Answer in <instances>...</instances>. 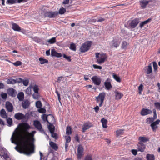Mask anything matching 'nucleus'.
Instances as JSON below:
<instances>
[{"label":"nucleus","mask_w":160,"mask_h":160,"mask_svg":"<svg viewBox=\"0 0 160 160\" xmlns=\"http://www.w3.org/2000/svg\"><path fill=\"white\" fill-rule=\"evenodd\" d=\"M139 22V19L137 18H135L128 21L125 27L129 29H133L137 26Z\"/></svg>","instance_id":"obj_1"},{"label":"nucleus","mask_w":160,"mask_h":160,"mask_svg":"<svg viewBox=\"0 0 160 160\" xmlns=\"http://www.w3.org/2000/svg\"><path fill=\"white\" fill-rule=\"evenodd\" d=\"M106 96V93L104 92L100 93L97 97H96V102L99 103V106L101 107L102 105L103 101L104 100Z\"/></svg>","instance_id":"obj_2"},{"label":"nucleus","mask_w":160,"mask_h":160,"mask_svg":"<svg viewBox=\"0 0 160 160\" xmlns=\"http://www.w3.org/2000/svg\"><path fill=\"white\" fill-rule=\"evenodd\" d=\"M91 45V42H86L81 47L80 51L82 52H85L89 50Z\"/></svg>","instance_id":"obj_3"},{"label":"nucleus","mask_w":160,"mask_h":160,"mask_svg":"<svg viewBox=\"0 0 160 160\" xmlns=\"http://www.w3.org/2000/svg\"><path fill=\"white\" fill-rule=\"evenodd\" d=\"M96 57L97 62L99 64H101L104 62L106 58V55L104 53H96Z\"/></svg>","instance_id":"obj_4"},{"label":"nucleus","mask_w":160,"mask_h":160,"mask_svg":"<svg viewBox=\"0 0 160 160\" xmlns=\"http://www.w3.org/2000/svg\"><path fill=\"white\" fill-rule=\"evenodd\" d=\"M66 134L67 135L65 136V139L66 140L65 148L66 151L68 147V143L70 142V126H68L67 127Z\"/></svg>","instance_id":"obj_5"},{"label":"nucleus","mask_w":160,"mask_h":160,"mask_svg":"<svg viewBox=\"0 0 160 160\" xmlns=\"http://www.w3.org/2000/svg\"><path fill=\"white\" fill-rule=\"evenodd\" d=\"M121 38L118 37L115 38L111 42L112 47L116 48L118 47L120 45L121 42Z\"/></svg>","instance_id":"obj_6"},{"label":"nucleus","mask_w":160,"mask_h":160,"mask_svg":"<svg viewBox=\"0 0 160 160\" xmlns=\"http://www.w3.org/2000/svg\"><path fill=\"white\" fill-rule=\"evenodd\" d=\"M84 148L81 145H79L77 149V158L78 159H81L83 155V152Z\"/></svg>","instance_id":"obj_7"},{"label":"nucleus","mask_w":160,"mask_h":160,"mask_svg":"<svg viewBox=\"0 0 160 160\" xmlns=\"http://www.w3.org/2000/svg\"><path fill=\"white\" fill-rule=\"evenodd\" d=\"M93 83L95 85L99 86L101 82V79L100 78L97 76H94L91 78Z\"/></svg>","instance_id":"obj_8"},{"label":"nucleus","mask_w":160,"mask_h":160,"mask_svg":"<svg viewBox=\"0 0 160 160\" xmlns=\"http://www.w3.org/2000/svg\"><path fill=\"white\" fill-rule=\"evenodd\" d=\"M58 15V12H47L45 13L44 15L45 17L49 18H54Z\"/></svg>","instance_id":"obj_9"},{"label":"nucleus","mask_w":160,"mask_h":160,"mask_svg":"<svg viewBox=\"0 0 160 160\" xmlns=\"http://www.w3.org/2000/svg\"><path fill=\"white\" fill-rule=\"evenodd\" d=\"M151 2V1H147L146 0H140L139 2L142 8H145L149 2Z\"/></svg>","instance_id":"obj_10"},{"label":"nucleus","mask_w":160,"mask_h":160,"mask_svg":"<svg viewBox=\"0 0 160 160\" xmlns=\"http://www.w3.org/2000/svg\"><path fill=\"white\" fill-rule=\"evenodd\" d=\"M152 111L147 108H143L141 111V115L142 116H145L151 114Z\"/></svg>","instance_id":"obj_11"},{"label":"nucleus","mask_w":160,"mask_h":160,"mask_svg":"<svg viewBox=\"0 0 160 160\" xmlns=\"http://www.w3.org/2000/svg\"><path fill=\"white\" fill-rule=\"evenodd\" d=\"M6 108L8 112H11L13 110V107L12 103L9 102H7L5 104Z\"/></svg>","instance_id":"obj_12"},{"label":"nucleus","mask_w":160,"mask_h":160,"mask_svg":"<svg viewBox=\"0 0 160 160\" xmlns=\"http://www.w3.org/2000/svg\"><path fill=\"white\" fill-rule=\"evenodd\" d=\"M138 151H139L143 152H144L145 148L146 146L143 143H141V142H138Z\"/></svg>","instance_id":"obj_13"},{"label":"nucleus","mask_w":160,"mask_h":160,"mask_svg":"<svg viewBox=\"0 0 160 160\" xmlns=\"http://www.w3.org/2000/svg\"><path fill=\"white\" fill-rule=\"evenodd\" d=\"M104 86L107 90H109L112 88V85L111 83L110 79L108 78L104 82Z\"/></svg>","instance_id":"obj_14"},{"label":"nucleus","mask_w":160,"mask_h":160,"mask_svg":"<svg viewBox=\"0 0 160 160\" xmlns=\"http://www.w3.org/2000/svg\"><path fill=\"white\" fill-rule=\"evenodd\" d=\"M15 118L18 120H21L25 118V116L23 114L18 112L16 113L14 115Z\"/></svg>","instance_id":"obj_15"},{"label":"nucleus","mask_w":160,"mask_h":160,"mask_svg":"<svg viewBox=\"0 0 160 160\" xmlns=\"http://www.w3.org/2000/svg\"><path fill=\"white\" fill-rule=\"evenodd\" d=\"M8 93L9 95L12 97H15L17 94V92L13 88L8 89Z\"/></svg>","instance_id":"obj_16"},{"label":"nucleus","mask_w":160,"mask_h":160,"mask_svg":"<svg viewBox=\"0 0 160 160\" xmlns=\"http://www.w3.org/2000/svg\"><path fill=\"white\" fill-rule=\"evenodd\" d=\"M12 29L15 31H20L21 30L20 27L16 23H12Z\"/></svg>","instance_id":"obj_17"},{"label":"nucleus","mask_w":160,"mask_h":160,"mask_svg":"<svg viewBox=\"0 0 160 160\" xmlns=\"http://www.w3.org/2000/svg\"><path fill=\"white\" fill-rule=\"evenodd\" d=\"M115 99L116 100L121 99L123 96V94L119 91H116L115 92Z\"/></svg>","instance_id":"obj_18"},{"label":"nucleus","mask_w":160,"mask_h":160,"mask_svg":"<svg viewBox=\"0 0 160 160\" xmlns=\"http://www.w3.org/2000/svg\"><path fill=\"white\" fill-rule=\"evenodd\" d=\"M34 125L35 127L38 130L42 129L41 124L39 121L38 120H35L34 122Z\"/></svg>","instance_id":"obj_19"},{"label":"nucleus","mask_w":160,"mask_h":160,"mask_svg":"<svg viewBox=\"0 0 160 160\" xmlns=\"http://www.w3.org/2000/svg\"><path fill=\"white\" fill-rule=\"evenodd\" d=\"M0 114L2 118H6L8 117V114L6 113L5 110L4 109L1 110L0 112Z\"/></svg>","instance_id":"obj_20"},{"label":"nucleus","mask_w":160,"mask_h":160,"mask_svg":"<svg viewBox=\"0 0 160 160\" xmlns=\"http://www.w3.org/2000/svg\"><path fill=\"white\" fill-rule=\"evenodd\" d=\"M138 140L139 141V142L143 143V142H145L149 140L148 138L145 137H140L138 138Z\"/></svg>","instance_id":"obj_21"},{"label":"nucleus","mask_w":160,"mask_h":160,"mask_svg":"<svg viewBox=\"0 0 160 160\" xmlns=\"http://www.w3.org/2000/svg\"><path fill=\"white\" fill-rule=\"evenodd\" d=\"M29 102L28 100L23 101L22 103V106L24 109L27 108L29 105Z\"/></svg>","instance_id":"obj_22"},{"label":"nucleus","mask_w":160,"mask_h":160,"mask_svg":"<svg viewBox=\"0 0 160 160\" xmlns=\"http://www.w3.org/2000/svg\"><path fill=\"white\" fill-rule=\"evenodd\" d=\"M91 126H90L88 123H84L83 125V127L82 129V132H84L85 131L90 128Z\"/></svg>","instance_id":"obj_23"},{"label":"nucleus","mask_w":160,"mask_h":160,"mask_svg":"<svg viewBox=\"0 0 160 160\" xmlns=\"http://www.w3.org/2000/svg\"><path fill=\"white\" fill-rule=\"evenodd\" d=\"M101 121L102 123V127L103 128H106L108 127L107 125V120L104 118H102L101 119Z\"/></svg>","instance_id":"obj_24"},{"label":"nucleus","mask_w":160,"mask_h":160,"mask_svg":"<svg viewBox=\"0 0 160 160\" xmlns=\"http://www.w3.org/2000/svg\"><path fill=\"white\" fill-rule=\"evenodd\" d=\"M17 97L20 101H22L24 98V94L23 92H20L18 94Z\"/></svg>","instance_id":"obj_25"},{"label":"nucleus","mask_w":160,"mask_h":160,"mask_svg":"<svg viewBox=\"0 0 160 160\" xmlns=\"http://www.w3.org/2000/svg\"><path fill=\"white\" fill-rule=\"evenodd\" d=\"M151 19L149 18L147 20L141 22L139 24V27L141 28H142L145 25L149 23L151 21Z\"/></svg>","instance_id":"obj_26"},{"label":"nucleus","mask_w":160,"mask_h":160,"mask_svg":"<svg viewBox=\"0 0 160 160\" xmlns=\"http://www.w3.org/2000/svg\"><path fill=\"white\" fill-rule=\"evenodd\" d=\"M145 71L147 74H150L152 72V68L151 64L148 66Z\"/></svg>","instance_id":"obj_27"},{"label":"nucleus","mask_w":160,"mask_h":160,"mask_svg":"<svg viewBox=\"0 0 160 160\" xmlns=\"http://www.w3.org/2000/svg\"><path fill=\"white\" fill-rule=\"evenodd\" d=\"M128 43L126 41H123L121 46V49L126 50L127 48Z\"/></svg>","instance_id":"obj_28"},{"label":"nucleus","mask_w":160,"mask_h":160,"mask_svg":"<svg viewBox=\"0 0 160 160\" xmlns=\"http://www.w3.org/2000/svg\"><path fill=\"white\" fill-rule=\"evenodd\" d=\"M32 88L33 89L35 93H38L39 89L38 85L34 84L32 85Z\"/></svg>","instance_id":"obj_29"},{"label":"nucleus","mask_w":160,"mask_h":160,"mask_svg":"<svg viewBox=\"0 0 160 160\" xmlns=\"http://www.w3.org/2000/svg\"><path fill=\"white\" fill-rule=\"evenodd\" d=\"M147 160H155V157L154 155L147 154L146 155Z\"/></svg>","instance_id":"obj_30"},{"label":"nucleus","mask_w":160,"mask_h":160,"mask_svg":"<svg viewBox=\"0 0 160 160\" xmlns=\"http://www.w3.org/2000/svg\"><path fill=\"white\" fill-rule=\"evenodd\" d=\"M28 138H24L23 140V144L25 148H28Z\"/></svg>","instance_id":"obj_31"},{"label":"nucleus","mask_w":160,"mask_h":160,"mask_svg":"<svg viewBox=\"0 0 160 160\" xmlns=\"http://www.w3.org/2000/svg\"><path fill=\"white\" fill-rule=\"evenodd\" d=\"M48 116H51L52 117H53L52 115L51 114L47 115L46 114H44L42 116V118L44 121L47 122L49 123L47 119V117Z\"/></svg>","instance_id":"obj_32"},{"label":"nucleus","mask_w":160,"mask_h":160,"mask_svg":"<svg viewBox=\"0 0 160 160\" xmlns=\"http://www.w3.org/2000/svg\"><path fill=\"white\" fill-rule=\"evenodd\" d=\"M113 78L117 82H121V79L120 77L114 73L112 74Z\"/></svg>","instance_id":"obj_33"},{"label":"nucleus","mask_w":160,"mask_h":160,"mask_svg":"<svg viewBox=\"0 0 160 160\" xmlns=\"http://www.w3.org/2000/svg\"><path fill=\"white\" fill-rule=\"evenodd\" d=\"M32 88V85H30L29 87L25 90V92L28 95L30 94L31 93V89Z\"/></svg>","instance_id":"obj_34"},{"label":"nucleus","mask_w":160,"mask_h":160,"mask_svg":"<svg viewBox=\"0 0 160 160\" xmlns=\"http://www.w3.org/2000/svg\"><path fill=\"white\" fill-rule=\"evenodd\" d=\"M49 144L51 147L55 150H56L58 148V147L57 144L53 142H50Z\"/></svg>","instance_id":"obj_35"},{"label":"nucleus","mask_w":160,"mask_h":160,"mask_svg":"<svg viewBox=\"0 0 160 160\" xmlns=\"http://www.w3.org/2000/svg\"><path fill=\"white\" fill-rule=\"evenodd\" d=\"M56 37H53L52 38L48 40L47 42L49 43L52 44L55 43L56 42Z\"/></svg>","instance_id":"obj_36"},{"label":"nucleus","mask_w":160,"mask_h":160,"mask_svg":"<svg viewBox=\"0 0 160 160\" xmlns=\"http://www.w3.org/2000/svg\"><path fill=\"white\" fill-rule=\"evenodd\" d=\"M91 154H88L85 156L84 160H93Z\"/></svg>","instance_id":"obj_37"},{"label":"nucleus","mask_w":160,"mask_h":160,"mask_svg":"<svg viewBox=\"0 0 160 160\" xmlns=\"http://www.w3.org/2000/svg\"><path fill=\"white\" fill-rule=\"evenodd\" d=\"M66 11V9L63 7H61L58 12V14H63Z\"/></svg>","instance_id":"obj_38"},{"label":"nucleus","mask_w":160,"mask_h":160,"mask_svg":"<svg viewBox=\"0 0 160 160\" xmlns=\"http://www.w3.org/2000/svg\"><path fill=\"white\" fill-rule=\"evenodd\" d=\"M48 129L50 133L54 132L55 127L52 124H50L48 127Z\"/></svg>","instance_id":"obj_39"},{"label":"nucleus","mask_w":160,"mask_h":160,"mask_svg":"<svg viewBox=\"0 0 160 160\" xmlns=\"http://www.w3.org/2000/svg\"><path fill=\"white\" fill-rule=\"evenodd\" d=\"M154 120L152 118V117H151V118L149 117V118H148L146 119V122L148 124H150V123L151 124L154 121Z\"/></svg>","instance_id":"obj_40"},{"label":"nucleus","mask_w":160,"mask_h":160,"mask_svg":"<svg viewBox=\"0 0 160 160\" xmlns=\"http://www.w3.org/2000/svg\"><path fill=\"white\" fill-rule=\"evenodd\" d=\"M39 60L40 61V63L41 64L47 63L48 62V61L47 60L42 58H39Z\"/></svg>","instance_id":"obj_41"},{"label":"nucleus","mask_w":160,"mask_h":160,"mask_svg":"<svg viewBox=\"0 0 160 160\" xmlns=\"http://www.w3.org/2000/svg\"><path fill=\"white\" fill-rule=\"evenodd\" d=\"M23 127L25 128L26 131L27 132V131L30 128V126L27 123H23Z\"/></svg>","instance_id":"obj_42"},{"label":"nucleus","mask_w":160,"mask_h":160,"mask_svg":"<svg viewBox=\"0 0 160 160\" xmlns=\"http://www.w3.org/2000/svg\"><path fill=\"white\" fill-rule=\"evenodd\" d=\"M7 83L9 84H14L16 83V82H15V80L13 78L9 79L7 81Z\"/></svg>","instance_id":"obj_43"},{"label":"nucleus","mask_w":160,"mask_h":160,"mask_svg":"<svg viewBox=\"0 0 160 160\" xmlns=\"http://www.w3.org/2000/svg\"><path fill=\"white\" fill-rule=\"evenodd\" d=\"M17 2V0H7L6 2V4H11L15 3Z\"/></svg>","instance_id":"obj_44"},{"label":"nucleus","mask_w":160,"mask_h":160,"mask_svg":"<svg viewBox=\"0 0 160 160\" xmlns=\"http://www.w3.org/2000/svg\"><path fill=\"white\" fill-rule=\"evenodd\" d=\"M7 122L9 126H11L12 123V120L11 118L9 117L7 119Z\"/></svg>","instance_id":"obj_45"},{"label":"nucleus","mask_w":160,"mask_h":160,"mask_svg":"<svg viewBox=\"0 0 160 160\" xmlns=\"http://www.w3.org/2000/svg\"><path fill=\"white\" fill-rule=\"evenodd\" d=\"M36 106L38 108H40L42 107V103L40 101H38L36 102Z\"/></svg>","instance_id":"obj_46"},{"label":"nucleus","mask_w":160,"mask_h":160,"mask_svg":"<svg viewBox=\"0 0 160 160\" xmlns=\"http://www.w3.org/2000/svg\"><path fill=\"white\" fill-rule=\"evenodd\" d=\"M143 85L142 84H141L140 86L138 87V90L139 91V94H142V92L143 89Z\"/></svg>","instance_id":"obj_47"},{"label":"nucleus","mask_w":160,"mask_h":160,"mask_svg":"<svg viewBox=\"0 0 160 160\" xmlns=\"http://www.w3.org/2000/svg\"><path fill=\"white\" fill-rule=\"evenodd\" d=\"M124 130L119 129L118 130L116 131L117 136H118L120 135L123 132Z\"/></svg>","instance_id":"obj_48"},{"label":"nucleus","mask_w":160,"mask_h":160,"mask_svg":"<svg viewBox=\"0 0 160 160\" xmlns=\"http://www.w3.org/2000/svg\"><path fill=\"white\" fill-rule=\"evenodd\" d=\"M29 80L28 79H23L22 82L23 85L25 86H27L29 83Z\"/></svg>","instance_id":"obj_49"},{"label":"nucleus","mask_w":160,"mask_h":160,"mask_svg":"<svg viewBox=\"0 0 160 160\" xmlns=\"http://www.w3.org/2000/svg\"><path fill=\"white\" fill-rule=\"evenodd\" d=\"M57 52H56L54 49H53L51 50V55L52 57H56V53Z\"/></svg>","instance_id":"obj_50"},{"label":"nucleus","mask_w":160,"mask_h":160,"mask_svg":"<svg viewBox=\"0 0 160 160\" xmlns=\"http://www.w3.org/2000/svg\"><path fill=\"white\" fill-rule=\"evenodd\" d=\"M156 109L160 110V102H155L154 103Z\"/></svg>","instance_id":"obj_51"},{"label":"nucleus","mask_w":160,"mask_h":160,"mask_svg":"<svg viewBox=\"0 0 160 160\" xmlns=\"http://www.w3.org/2000/svg\"><path fill=\"white\" fill-rule=\"evenodd\" d=\"M150 126L152 127V131L154 132H155L157 129L158 128V126H157L156 125H154L152 126V123L151 124Z\"/></svg>","instance_id":"obj_52"},{"label":"nucleus","mask_w":160,"mask_h":160,"mask_svg":"<svg viewBox=\"0 0 160 160\" xmlns=\"http://www.w3.org/2000/svg\"><path fill=\"white\" fill-rule=\"evenodd\" d=\"M71 50L74 51H76V47L74 44L73 43L71 44Z\"/></svg>","instance_id":"obj_53"},{"label":"nucleus","mask_w":160,"mask_h":160,"mask_svg":"<svg viewBox=\"0 0 160 160\" xmlns=\"http://www.w3.org/2000/svg\"><path fill=\"white\" fill-rule=\"evenodd\" d=\"M152 63L154 71H156L158 69V65L157 63L155 62H153Z\"/></svg>","instance_id":"obj_54"},{"label":"nucleus","mask_w":160,"mask_h":160,"mask_svg":"<svg viewBox=\"0 0 160 160\" xmlns=\"http://www.w3.org/2000/svg\"><path fill=\"white\" fill-rule=\"evenodd\" d=\"M38 111L40 113H44L46 112V110L44 108H41L38 109Z\"/></svg>","instance_id":"obj_55"},{"label":"nucleus","mask_w":160,"mask_h":160,"mask_svg":"<svg viewBox=\"0 0 160 160\" xmlns=\"http://www.w3.org/2000/svg\"><path fill=\"white\" fill-rule=\"evenodd\" d=\"M15 80L16 83H20L22 82L23 79L21 78H16Z\"/></svg>","instance_id":"obj_56"},{"label":"nucleus","mask_w":160,"mask_h":160,"mask_svg":"<svg viewBox=\"0 0 160 160\" xmlns=\"http://www.w3.org/2000/svg\"><path fill=\"white\" fill-rule=\"evenodd\" d=\"M32 97L34 99H38L39 98V95L38 93H35L32 95Z\"/></svg>","instance_id":"obj_57"},{"label":"nucleus","mask_w":160,"mask_h":160,"mask_svg":"<svg viewBox=\"0 0 160 160\" xmlns=\"http://www.w3.org/2000/svg\"><path fill=\"white\" fill-rule=\"evenodd\" d=\"M22 62H21L19 61H17L16 62H14L13 64L15 66H19L21 65Z\"/></svg>","instance_id":"obj_58"},{"label":"nucleus","mask_w":160,"mask_h":160,"mask_svg":"<svg viewBox=\"0 0 160 160\" xmlns=\"http://www.w3.org/2000/svg\"><path fill=\"white\" fill-rule=\"evenodd\" d=\"M18 128H17L13 132V134L12 135V137L11 138V142L12 143H15L14 141L13 140V137H14V134L16 132V129H17Z\"/></svg>","instance_id":"obj_59"},{"label":"nucleus","mask_w":160,"mask_h":160,"mask_svg":"<svg viewBox=\"0 0 160 160\" xmlns=\"http://www.w3.org/2000/svg\"><path fill=\"white\" fill-rule=\"evenodd\" d=\"M93 67L94 69H98L100 70L102 69V67L101 66H98L95 64H93Z\"/></svg>","instance_id":"obj_60"},{"label":"nucleus","mask_w":160,"mask_h":160,"mask_svg":"<svg viewBox=\"0 0 160 160\" xmlns=\"http://www.w3.org/2000/svg\"><path fill=\"white\" fill-rule=\"evenodd\" d=\"M153 112L154 113L153 117H152V118L155 120L157 118V113L155 109H154L153 110Z\"/></svg>","instance_id":"obj_61"},{"label":"nucleus","mask_w":160,"mask_h":160,"mask_svg":"<svg viewBox=\"0 0 160 160\" xmlns=\"http://www.w3.org/2000/svg\"><path fill=\"white\" fill-rule=\"evenodd\" d=\"M1 97L3 99H6L7 97V94L6 93H2L1 94Z\"/></svg>","instance_id":"obj_62"},{"label":"nucleus","mask_w":160,"mask_h":160,"mask_svg":"<svg viewBox=\"0 0 160 160\" xmlns=\"http://www.w3.org/2000/svg\"><path fill=\"white\" fill-rule=\"evenodd\" d=\"M160 122V120H159L158 119V120H157L156 121H155L154 122H153L152 123V125L153 126L154 125H156L158 124Z\"/></svg>","instance_id":"obj_63"},{"label":"nucleus","mask_w":160,"mask_h":160,"mask_svg":"<svg viewBox=\"0 0 160 160\" xmlns=\"http://www.w3.org/2000/svg\"><path fill=\"white\" fill-rule=\"evenodd\" d=\"M138 151V150L132 149V152L134 155H136L137 154Z\"/></svg>","instance_id":"obj_64"}]
</instances>
